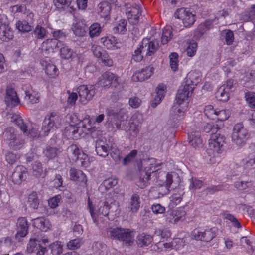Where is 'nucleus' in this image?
Returning <instances> with one entry per match:
<instances>
[{"label": "nucleus", "instance_id": "nucleus-1", "mask_svg": "<svg viewBox=\"0 0 255 255\" xmlns=\"http://www.w3.org/2000/svg\"><path fill=\"white\" fill-rule=\"evenodd\" d=\"M108 236L112 239L123 241L126 246H130L133 244L134 236L130 229L120 227H111L107 230Z\"/></svg>", "mask_w": 255, "mask_h": 255}, {"label": "nucleus", "instance_id": "nucleus-2", "mask_svg": "<svg viewBox=\"0 0 255 255\" xmlns=\"http://www.w3.org/2000/svg\"><path fill=\"white\" fill-rule=\"evenodd\" d=\"M177 176L175 173H165L164 172H160L159 173L157 179L160 182L159 184L160 187L159 188V193L162 195L168 194L171 190L176 188L177 183L173 181V177Z\"/></svg>", "mask_w": 255, "mask_h": 255}, {"label": "nucleus", "instance_id": "nucleus-3", "mask_svg": "<svg viewBox=\"0 0 255 255\" xmlns=\"http://www.w3.org/2000/svg\"><path fill=\"white\" fill-rule=\"evenodd\" d=\"M61 117L57 113L51 112L47 115L43 122L42 131L44 136H47L50 132H53L60 127L61 125Z\"/></svg>", "mask_w": 255, "mask_h": 255}, {"label": "nucleus", "instance_id": "nucleus-4", "mask_svg": "<svg viewBox=\"0 0 255 255\" xmlns=\"http://www.w3.org/2000/svg\"><path fill=\"white\" fill-rule=\"evenodd\" d=\"M248 130L244 128L242 123L236 124L233 128L232 141L238 146H243L250 137Z\"/></svg>", "mask_w": 255, "mask_h": 255}, {"label": "nucleus", "instance_id": "nucleus-5", "mask_svg": "<svg viewBox=\"0 0 255 255\" xmlns=\"http://www.w3.org/2000/svg\"><path fill=\"white\" fill-rule=\"evenodd\" d=\"M3 135L11 149L17 150L21 148L23 140L20 139L19 134L14 128H6Z\"/></svg>", "mask_w": 255, "mask_h": 255}, {"label": "nucleus", "instance_id": "nucleus-6", "mask_svg": "<svg viewBox=\"0 0 255 255\" xmlns=\"http://www.w3.org/2000/svg\"><path fill=\"white\" fill-rule=\"evenodd\" d=\"M194 11L189 8L182 7L178 8L174 13L176 19L182 20L184 27H191L196 21V15Z\"/></svg>", "mask_w": 255, "mask_h": 255}, {"label": "nucleus", "instance_id": "nucleus-7", "mask_svg": "<svg viewBox=\"0 0 255 255\" xmlns=\"http://www.w3.org/2000/svg\"><path fill=\"white\" fill-rule=\"evenodd\" d=\"M152 161L149 166L145 167L144 170L140 172L139 180L138 182V186L143 189L148 184V181L150 179L151 174L158 171L160 169V164H153L155 159H151Z\"/></svg>", "mask_w": 255, "mask_h": 255}, {"label": "nucleus", "instance_id": "nucleus-8", "mask_svg": "<svg viewBox=\"0 0 255 255\" xmlns=\"http://www.w3.org/2000/svg\"><path fill=\"white\" fill-rule=\"evenodd\" d=\"M95 86L92 85H82L77 88V91L80 101L82 103L86 104L92 99L95 94Z\"/></svg>", "mask_w": 255, "mask_h": 255}, {"label": "nucleus", "instance_id": "nucleus-9", "mask_svg": "<svg viewBox=\"0 0 255 255\" xmlns=\"http://www.w3.org/2000/svg\"><path fill=\"white\" fill-rule=\"evenodd\" d=\"M88 209L94 222L96 223L98 222L97 218L98 215H102L104 216H107L108 215L110 206L106 202H101L99 204V208L96 213L94 212V206L90 199L88 198Z\"/></svg>", "mask_w": 255, "mask_h": 255}, {"label": "nucleus", "instance_id": "nucleus-10", "mask_svg": "<svg viewBox=\"0 0 255 255\" xmlns=\"http://www.w3.org/2000/svg\"><path fill=\"white\" fill-rule=\"evenodd\" d=\"M194 87L189 86L185 84L181 85L179 90L175 98V103L179 105L185 103V106L188 103V97L192 94Z\"/></svg>", "mask_w": 255, "mask_h": 255}, {"label": "nucleus", "instance_id": "nucleus-11", "mask_svg": "<svg viewBox=\"0 0 255 255\" xmlns=\"http://www.w3.org/2000/svg\"><path fill=\"white\" fill-rule=\"evenodd\" d=\"M217 232V229L215 227L206 229L204 231L195 229L192 232L193 238L196 240L208 242L216 237Z\"/></svg>", "mask_w": 255, "mask_h": 255}, {"label": "nucleus", "instance_id": "nucleus-12", "mask_svg": "<svg viewBox=\"0 0 255 255\" xmlns=\"http://www.w3.org/2000/svg\"><path fill=\"white\" fill-rule=\"evenodd\" d=\"M225 140L224 136L216 133L214 135H212L209 140L210 147L216 153H220L225 143Z\"/></svg>", "mask_w": 255, "mask_h": 255}, {"label": "nucleus", "instance_id": "nucleus-13", "mask_svg": "<svg viewBox=\"0 0 255 255\" xmlns=\"http://www.w3.org/2000/svg\"><path fill=\"white\" fill-rule=\"evenodd\" d=\"M118 77L114 73L106 71L104 72L100 79L95 84L97 87H109L112 83H118Z\"/></svg>", "mask_w": 255, "mask_h": 255}, {"label": "nucleus", "instance_id": "nucleus-14", "mask_svg": "<svg viewBox=\"0 0 255 255\" xmlns=\"http://www.w3.org/2000/svg\"><path fill=\"white\" fill-rule=\"evenodd\" d=\"M166 222L172 224H176L179 221H183L186 215V212L183 208L177 210H171L167 212Z\"/></svg>", "mask_w": 255, "mask_h": 255}, {"label": "nucleus", "instance_id": "nucleus-15", "mask_svg": "<svg viewBox=\"0 0 255 255\" xmlns=\"http://www.w3.org/2000/svg\"><path fill=\"white\" fill-rule=\"evenodd\" d=\"M27 175V171L25 167L22 165L17 166L11 175L12 181L15 184H20L25 180Z\"/></svg>", "mask_w": 255, "mask_h": 255}, {"label": "nucleus", "instance_id": "nucleus-16", "mask_svg": "<svg viewBox=\"0 0 255 255\" xmlns=\"http://www.w3.org/2000/svg\"><path fill=\"white\" fill-rule=\"evenodd\" d=\"M0 15V39L3 41H7L13 37V31L6 21H2Z\"/></svg>", "mask_w": 255, "mask_h": 255}, {"label": "nucleus", "instance_id": "nucleus-17", "mask_svg": "<svg viewBox=\"0 0 255 255\" xmlns=\"http://www.w3.org/2000/svg\"><path fill=\"white\" fill-rule=\"evenodd\" d=\"M17 232L15 238L18 241H21V238L25 237L28 233V224L25 217L19 218L16 224Z\"/></svg>", "mask_w": 255, "mask_h": 255}, {"label": "nucleus", "instance_id": "nucleus-18", "mask_svg": "<svg viewBox=\"0 0 255 255\" xmlns=\"http://www.w3.org/2000/svg\"><path fill=\"white\" fill-rule=\"evenodd\" d=\"M141 48L146 52V55L151 56L159 48V43L156 40L149 41L148 38H144L141 42Z\"/></svg>", "mask_w": 255, "mask_h": 255}, {"label": "nucleus", "instance_id": "nucleus-19", "mask_svg": "<svg viewBox=\"0 0 255 255\" xmlns=\"http://www.w3.org/2000/svg\"><path fill=\"white\" fill-rule=\"evenodd\" d=\"M153 69V67H146L141 71L135 72L132 76V79L134 81H143L151 77Z\"/></svg>", "mask_w": 255, "mask_h": 255}, {"label": "nucleus", "instance_id": "nucleus-20", "mask_svg": "<svg viewBox=\"0 0 255 255\" xmlns=\"http://www.w3.org/2000/svg\"><path fill=\"white\" fill-rule=\"evenodd\" d=\"M5 102L7 106L14 107L19 103V100L15 91L11 88H7L6 91Z\"/></svg>", "mask_w": 255, "mask_h": 255}, {"label": "nucleus", "instance_id": "nucleus-21", "mask_svg": "<svg viewBox=\"0 0 255 255\" xmlns=\"http://www.w3.org/2000/svg\"><path fill=\"white\" fill-rule=\"evenodd\" d=\"M188 140L189 144L194 148L202 146V139L201 138L200 132L198 131H192L188 134Z\"/></svg>", "mask_w": 255, "mask_h": 255}, {"label": "nucleus", "instance_id": "nucleus-22", "mask_svg": "<svg viewBox=\"0 0 255 255\" xmlns=\"http://www.w3.org/2000/svg\"><path fill=\"white\" fill-rule=\"evenodd\" d=\"M70 179L74 181H79L86 183L87 178L85 174L80 170L74 168H71L69 171Z\"/></svg>", "mask_w": 255, "mask_h": 255}, {"label": "nucleus", "instance_id": "nucleus-23", "mask_svg": "<svg viewBox=\"0 0 255 255\" xmlns=\"http://www.w3.org/2000/svg\"><path fill=\"white\" fill-rule=\"evenodd\" d=\"M67 151L69 154L72 155L73 160L85 159L87 155L80 150L77 146L75 144H71L67 149Z\"/></svg>", "mask_w": 255, "mask_h": 255}, {"label": "nucleus", "instance_id": "nucleus-24", "mask_svg": "<svg viewBox=\"0 0 255 255\" xmlns=\"http://www.w3.org/2000/svg\"><path fill=\"white\" fill-rule=\"evenodd\" d=\"M35 227L43 232H46L50 227L51 224L48 220L44 217H38L33 220Z\"/></svg>", "mask_w": 255, "mask_h": 255}, {"label": "nucleus", "instance_id": "nucleus-25", "mask_svg": "<svg viewBox=\"0 0 255 255\" xmlns=\"http://www.w3.org/2000/svg\"><path fill=\"white\" fill-rule=\"evenodd\" d=\"M140 206V196L137 193L133 194L129 200L128 209L129 211L135 213H136Z\"/></svg>", "mask_w": 255, "mask_h": 255}, {"label": "nucleus", "instance_id": "nucleus-26", "mask_svg": "<svg viewBox=\"0 0 255 255\" xmlns=\"http://www.w3.org/2000/svg\"><path fill=\"white\" fill-rule=\"evenodd\" d=\"M41 64L45 67V73L51 78H55L58 75V69L52 63H48L46 60H41Z\"/></svg>", "mask_w": 255, "mask_h": 255}, {"label": "nucleus", "instance_id": "nucleus-27", "mask_svg": "<svg viewBox=\"0 0 255 255\" xmlns=\"http://www.w3.org/2000/svg\"><path fill=\"white\" fill-rule=\"evenodd\" d=\"M154 236L144 233L138 235L136 238L138 246L140 247L148 246L152 242Z\"/></svg>", "mask_w": 255, "mask_h": 255}, {"label": "nucleus", "instance_id": "nucleus-28", "mask_svg": "<svg viewBox=\"0 0 255 255\" xmlns=\"http://www.w3.org/2000/svg\"><path fill=\"white\" fill-rule=\"evenodd\" d=\"M200 80L199 73L195 71H191L187 75L185 84L195 88V86L197 85Z\"/></svg>", "mask_w": 255, "mask_h": 255}, {"label": "nucleus", "instance_id": "nucleus-29", "mask_svg": "<svg viewBox=\"0 0 255 255\" xmlns=\"http://www.w3.org/2000/svg\"><path fill=\"white\" fill-rule=\"evenodd\" d=\"M99 14L104 19L110 18V13L111 9L110 5L106 2H101L98 4Z\"/></svg>", "mask_w": 255, "mask_h": 255}, {"label": "nucleus", "instance_id": "nucleus-30", "mask_svg": "<svg viewBox=\"0 0 255 255\" xmlns=\"http://www.w3.org/2000/svg\"><path fill=\"white\" fill-rule=\"evenodd\" d=\"M44 44L46 45V51L48 52H54V50L57 48L63 46L64 44L56 38L49 39L46 40Z\"/></svg>", "mask_w": 255, "mask_h": 255}, {"label": "nucleus", "instance_id": "nucleus-31", "mask_svg": "<svg viewBox=\"0 0 255 255\" xmlns=\"http://www.w3.org/2000/svg\"><path fill=\"white\" fill-rule=\"evenodd\" d=\"M96 151L100 156L105 157L108 155V146L106 142L102 140H97L95 145Z\"/></svg>", "mask_w": 255, "mask_h": 255}, {"label": "nucleus", "instance_id": "nucleus-32", "mask_svg": "<svg viewBox=\"0 0 255 255\" xmlns=\"http://www.w3.org/2000/svg\"><path fill=\"white\" fill-rule=\"evenodd\" d=\"M42 245L39 237L31 238L27 244V250L29 253L36 252L39 247Z\"/></svg>", "mask_w": 255, "mask_h": 255}, {"label": "nucleus", "instance_id": "nucleus-33", "mask_svg": "<svg viewBox=\"0 0 255 255\" xmlns=\"http://www.w3.org/2000/svg\"><path fill=\"white\" fill-rule=\"evenodd\" d=\"M65 130L66 133L69 132L68 136L73 139H77L80 137L81 134L79 132V128L75 125H70L67 127Z\"/></svg>", "mask_w": 255, "mask_h": 255}, {"label": "nucleus", "instance_id": "nucleus-34", "mask_svg": "<svg viewBox=\"0 0 255 255\" xmlns=\"http://www.w3.org/2000/svg\"><path fill=\"white\" fill-rule=\"evenodd\" d=\"M11 118L13 122L17 125V126L24 133H27V126L24 123L21 116L18 114H15Z\"/></svg>", "mask_w": 255, "mask_h": 255}, {"label": "nucleus", "instance_id": "nucleus-35", "mask_svg": "<svg viewBox=\"0 0 255 255\" xmlns=\"http://www.w3.org/2000/svg\"><path fill=\"white\" fill-rule=\"evenodd\" d=\"M230 97V93L224 87H220L216 93V98L219 101L226 102Z\"/></svg>", "mask_w": 255, "mask_h": 255}, {"label": "nucleus", "instance_id": "nucleus-36", "mask_svg": "<svg viewBox=\"0 0 255 255\" xmlns=\"http://www.w3.org/2000/svg\"><path fill=\"white\" fill-rule=\"evenodd\" d=\"M58 149L56 147L47 146L44 149L43 154L48 159H52L57 155Z\"/></svg>", "mask_w": 255, "mask_h": 255}, {"label": "nucleus", "instance_id": "nucleus-37", "mask_svg": "<svg viewBox=\"0 0 255 255\" xmlns=\"http://www.w3.org/2000/svg\"><path fill=\"white\" fill-rule=\"evenodd\" d=\"M221 128V126L213 123L206 124L203 127V130L206 133L211 132V136L216 133L219 129Z\"/></svg>", "mask_w": 255, "mask_h": 255}, {"label": "nucleus", "instance_id": "nucleus-38", "mask_svg": "<svg viewBox=\"0 0 255 255\" xmlns=\"http://www.w3.org/2000/svg\"><path fill=\"white\" fill-rule=\"evenodd\" d=\"M24 92V100L28 103L34 104L39 102L38 97L36 96L35 93L32 90L26 89Z\"/></svg>", "mask_w": 255, "mask_h": 255}, {"label": "nucleus", "instance_id": "nucleus-39", "mask_svg": "<svg viewBox=\"0 0 255 255\" xmlns=\"http://www.w3.org/2000/svg\"><path fill=\"white\" fill-rule=\"evenodd\" d=\"M27 203L34 209H37L38 208L39 200L36 192H33L29 195Z\"/></svg>", "mask_w": 255, "mask_h": 255}, {"label": "nucleus", "instance_id": "nucleus-40", "mask_svg": "<svg viewBox=\"0 0 255 255\" xmlns=\"http://www.w3.org/2000/svg\"><path fill=\"white\" fill-rule=\"evenodd\" d=\"M127 21L125 19H121L117 25L113 28L114 33H123L127 31Z\"/></svg>", "mask_w": 255, "mask_h": 255}, {"label": "nucleus", "instance_id": "nucleus-41", "mask_svg": "<svg viewBox=\"0 0 255 255\" xmlns=\"http://www.w3.org/2000/svg\"><path fill=\"white\" fill-rule=\"evenodd\" d=\"M60 52L61 57L65 59H69L72 58L74 54L73 50L66 45L62 46L60 49Z\"/></svg>", "mask_w": 255, "mask_h": 255}, {"label": "nucleus", "instance_id": "nucleus-42", "mask_svg": "<svg viewBox=\"0 0 255 255\" xmlns=\"http://www.w3.org/2000/svg\"><path fill=\"white\" fill-rule=\"evenodd\" d=\"M101 32V27L98 23H94L89 28V34L91 38L98 36Z\"/></svg>", "mask_w": 255, "mask_h": 255}, {"label": "nucleus", "instance_id": "nucleus-43", "mask_svg": "<svg viewBox=\"0 0 255 255\" xmlns=\"http://www.w3.org/2000/svg\"><path fill=\"white\" fill-rule=\"evenodd\" d=\"M16 27L21 32H27L32 30V27L29 24V23L25 20L19 21L16 23Z\"/></svg>", "mask_w": 255, "mask_h": 255}, {"label": "nucleus", "instance_id": "nucleus-44", "mask_svg": "<svg viewBox=\"0 0 255 255\" xmlns=\"http://www.w3.org/2000/svg\"><path fill=\"white\" fill-rule=\"evenodd\" d=\"M170 66L172 70L176 71L178 67V55L176 52H172L169 55Z\"/></svg>", "mask_w": 255, "mask_h": 255}, {"label": "nucleus", "instance_id": "nucleus-45", "mask_svg": "<svg viewBox=\"0 0 255 255\" xmlns=\"http://www.w3.org/2000/svg\"><path fill=\"white\" fill-rule=\"evenodd\" d=\"M118 183V180L116 177H110L104 180L101 184L100 187L104 186L106 190H109Z\"/></svg>", "mask_w": 255, "mask_h": 255}, {"label": "nucleus", "instance_id": "nucleus-46", "mask_svg": "<svg viewBox=\"0 0 255 255\" xmlns=\"http://www.w3.org/2000/svg\"><path fill=\"white\" fill-rule=\"evenodd\" d=\"M171 233L167 228L156 229L154 231V236L160 237L161 239H166L171 236Z\"/></svg>", "mask_w": 255, "mask_h": 255}, {"label": "nucleus", "instance_id": "nucleus-47", "mask_svg": "<svg viewBox=\"0 0 255 255\" xmlns=\"http://www.w3.org/2000/svg\"><path fill=\"white\" fill-rule=\"evenodd\" d=\"M50 248L53 255H63V246L60 242L53 243L50 245Z\"/></svg>", "mask_w": 255, "mask_h": 255}, {"label": "nucleus", "instance_id": "nucleus-48", "mask_svg": "<svg viewBox=\"0 0 255 255\" xmlns=\"http://www.w3.org/2000/svg\"><path fill=\"white\" fill-rule=\"evenodd\" d=\"M217 110L214 109L212 105L206 106L204 109V113L205 115L209 119H215L216 118Z\"/></svg>", "mask_w": 255, "mask_h": 255}, {"label": "nucleus", "instance_id": "nucleus-49", "mask_svg": "<svg viewBox=\"0 0 255 255\" xmlns=\"http://www.w3.org/2000/svg\"><path fill=\"white\" fill-rule=\"evenodd\" d=\"M245 98L249 106L252 108H255V93L247 92L245 93Z\"/></svg>", "mask_w": 255, "mask_h": 255}, {"label": "nucleus", "instance_id": "nucleus-50", "mask_svg": "<svg viewBox=\"0 0 255 255\" xmlns=\"http://www.w3.org/2000/svg\"><path fill=\"white\" fill-rule=\"evenodd\" d=\"M190 185L189 188L190 190H196L200 189L203 185V182L198 180L196 177H192L189 179Z\"/></svg>", "mask_w": 255, "mask_h": 255}, {"label": "nucleus", "instance_id": "nucleus-51", "mask_svg": "<svg viewBox=\"0 0 255 255\" xmlns=\"http://www.w3.org/2000/svg\"><path fill=\"white\" fill-rule=\"evenodd\" d=\"M173 36L172 32L170 29H164L161 37V43L164 45L167 44Z\"/></svg>", "mask_w": 255, "mask_h": 255}, {"label": "nucleus", "instance_id": "nucleus-52", "mask_svg": "<svg viewBox=\"0 0 255 255\" xmlns=\"http://www.w3.org/2000/svg\"><path fill=\"white\" fill-rule=\"evenodd\" d=\"M55 5L57 8L64 9L71 5V0H53Z\"/></svg>", "mask_w": 255, "mask_h": 255}, {"label": "nucleus", "instance_id": "nucleus-53", "mask_svg": "<svg viewBox=\"0 0 255 255\" xmlns=\"http://www.w3.org/2000/svg\"><path fill=\"white\" fill-rule=\"evenodd\" d=\"M252 186L251 181H236L234 183V187L238 190H243L250 188Z\"/></svg>", "mask_w": 255, "mask_h": 255}, {"label": "nucleus", "instance_id": "nucleus-54", "mask_svg": "<svg viewBox=\"0 0 255 255\" xmlns=\"http://www.w3.org/2000/svg\"><path fill=\"white\" fill-rule=\"evenodd\" d=\"M230 111L229 110L217 111L216 118L218 120L223 121L227 120L230 117Z\"/></svg>", "mask_w": 255, "mask_h": 255}, {"label": "nucleus", "instance_id": "nucleus-55", "mask_svg": "<svg viewBox=\"0 0 255 255\" xmlns=\"http://www.w3.org/2000/svg\"><path fill=\"white\" fill-rule=\"evenodd\" d=\"M144 52V49L141 48V44L140 47L135 50L134 54L132 56V59L136 62L141 61L143 58L142 53Z\"/></svg>", "mask_w": 255, "mask_h": 255}, {"label": "nucleus", "instance_id": "nucleus-56", "mask_svg": "<svg viewBox=\"0 0 255 255\" xmlns=\"http://www.w3.org/2000/svg\"><path fill=\"white\" fill-rule=\"evenodd\" d=\"M34 34L35 38L42 39L46 35V30L43 27L37 25L34 30Z\"/></svg>", "mask_w": 255, "mask_h": 255}, {"label": "nucleus", "instance_id": "nucleus-57", "mask_svg": "<svg viewBox=\"0 0 255 255\" xmlns=\"http://www.w3.org/2000/svg\"><path fill=\"white\" fill-rule=\"evenodd\" d=\"M137 154V151L136 150H132L123 159V165H127L130 163L136 157Z\"/></svg>", "mask_w": 255, "mask_h": 255}, {"label": "nucleus", "instance_id": "nucleus-58", "mask_svg": "<svg viewBox=\"0 0 255 255\" xmlns=\"http://www.w3.org/2000/svg\"><path fill=\"white\" fill-rule=\"evenodd\" d=\"M33 174L36 177H40L43 172L42 164L40 162H35L33 165Z\"/></svg>", "mask_w": 255, "mask_h": 255}, {"label": "nucleus", "instance_id": "nucleus-59", "mask_svg": "<svg viewBox=\"0 0 255 255\" xmlns=\"http://www.w3.org/2000/svg\"><path fill=\"white\" fill-rule=\"evenodd\" d=\"M126 14L127 17L140 15L141 14L139 9V6L137 4H135V6H132L130 10L128 9L126 12Z\"/></svg>", "mask_w": 255, "mask_h": 255}, {"label": "nucleus", "instance_id": "nucleus-60", "mask_svg": "<svg viewBox=\"0 0 255 255\" xmlns=\"http://www.w3.org/2000/svg\"><path fill=\"white\" fill-rule=\"evenodd\" d=\"M61 199V196L57 195L48 200V205L50 208L54 209L58 205V203Z\"/></svg>", "mask_w": 255, "mask_h": 255}, {"label": "nucleus", "instance_id": "nucleus-61", "mask_svg": "<svg viewBox=\"0 0 255 255\" xmlns=\"http://www.w3.org/2000/svg\"><path fill=\"white\" fill-rule=\"evenodd\" d=\"M100 58L101 59L102 63L105 66L110 67L112 66L113 64V60L109 58L108 53L106 52L105 50L103 53V54L101 55V57H100Z\"/></svg>", "mask_w": 255, "mask_h": 255}, {"label": "nucleus", "instance_id": "nucleus-62", "mask_svg": "<svg viewBox=\"0 0 255 255\" xmlns=\"http://www.w3.org/2000/svg\"><path fill=\"white\" fill-rule=\"evenodd\" d=\"M197 44L196 42L190 43L188 45L187 49V55L189 57H193L196 52Z\"/></svg>", "mask_w": 255, "mask_h": 255}, {"label": "nucleus", "instance_id": "nucleus-63", "mask_svg": "<svg viewBox=\"0 0 255 255\" xmlns=\"http://www.w3.org/2000/svg\"><path fill=\"white\" fill-rule=\"evenodd\" d=\"M151 209L156 214H162L165 211V208L159 203L153 204L151 206Z\"/></svg>", "mask_w": 255, "mask_h": 255}, {"label": "nucleus", "instance_id": "nucleus-64", "mask_svg": "<svg viewBox=\"0 0 255 255\" xmlns=\"http://www.w3.org/2000/svg\"><path fill=\"white\" fill-rule=\"evenodd\" d=\"M183 194L184 192L182 191H181L178 194H174L170 197V201L172 202V204L176 205L179 203L182 199Z\"/></svg>", "mask_w": 255, "mask_h": 255}]
</instances>
